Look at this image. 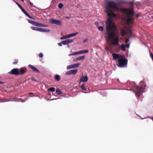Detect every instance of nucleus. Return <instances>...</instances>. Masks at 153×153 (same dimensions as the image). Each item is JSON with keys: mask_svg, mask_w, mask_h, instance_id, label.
I'll return each instance as SVG.
<instances>
[{"mask_svg": "<svg viewBox=\"0 0 153 153\" xmlns=\"http://www.w3.org/2000/svg\"><path fill=\"white\" fill-rule=\"evenodd\" d=\"M106 7L107 15L108 18L106 22V30L107 34L106 37L108 40L111 41L112 45L117 46L119 45L118 36L115 38V33L117 30V27L115 23L112 21L113 17L116 16V14L113 12L112 8L117 10H120L116 3L113 1H109L107 3Z\"/></svg>", "mask_w": 153, "mask_h": 153, "instance_id": "nucleus-1", "label": "nucleus"}, {"mask_svg": "<svg viewBox=\"0 0 153 153\" xmlns=\"http://www.w3.org/2000/svg\"><path fill=\"white\" fill-rule=\"evenodd\" d=\"M112 55L114 60H117L118 63L117 66L119 67H123L127 65L128 60L125 58L123 55L113 53Z\"/></svg>", "mask_w": 153, "mask_h": 153, "instance_id": "nucleus-2", "label": "nucleus"}, {"mask_svg": "<svg viewBox=\"0 0 153 153\" xmlns=\"http://www.w3.org/2000/svg\"><path fill=\"white\" fill-rule=\"evenodd\" d=\"M120 10L124 12L126 16L125 20L126 21L127 24H129L131 22L132 19L131 16L134 14V10H132L128 8H121Z\"/></svg>", "mask_w": 153, "mask_h": 153, "instance_id": "nucleus-3", "label": "nucleus"}, {"mask_svg": "<svg viewBox=\"0 0 153 153\" xmlns=\"http://www.w3.org/2000/svg\"><path fill=\"white\" fill-rule=\"evenodd\" d=\"M140 84L141 86L137 87V92L135 93V95L136 96L139 97L143 93L144 89L142 86H144L145 83L141 81L140 82Z\"/></svg>", "mask_w": 153, "mask_h": 153, "instance_id": "nucleus-4", "label": "nucleus"}, {"mask_svg": "<svg viewBox=\"0 0 153 153\" xmlns=\"http://www.w3.org/2000/svg\"><path fill=\"white\" fill-rule=\"evenodd\" d=\"M27 21L30 23L32 24L33 25L40 27H48V25H44L42 23L32 20L27 19Z\"/></svg>", "mask_w": 153, "mask_h": 153, "instance_id": "nucleus-5", "label": "nucleus"}, {"mask_svg": "<svg viewBox=\"0 0 153 153\" xmlns=\"http://www.w3.org/2000/svg\"><path fill=\"white\" fill-rule=\"evenodd\" d=\"M50 22L51 24H56L58 25L61 26L62 25V22L61 21L53 19H50Z\"/></svg>", "mask_w": 153, "mask_h": 153, "instance_id": "nucleus-6", "label": "nucleus"}, {"mask_svg": "<svg viewBox=\"0 0 153 153\" xmlns=\"http://www.w3.org/2000/svg\"><path fill=\"white\" fill-rule=\"evenodd\" d=\"M50 22L51 24H56L58 25L61 26L62 25V22L61 21L53 19H50Z\"/></svg>", "mask_w": 153, "mask_h": 153, "instance_id": "nucleus-7", "label": "nucleus"}, {"mask_svg": "<svg viewBox=\"0 0 153 153\" xmlns=\"http://www.w3.org/2000/svg\"><path fill=\"white\" fill-rule=\"evenodd\" d=\"M9 74L13 75H19V70L18 68H14L12 69L8 73Z\"/></svg>", "mask_w": 153, "mask_h": 153, "instance_id": "nucleus-8", "label": "nucleus"}, {"mask_svg": "<svg viewBox=\"0 0 153 153\" xmlns=\"http://www.w3.org/2000/svg\"><path fill=\"white\" fill-rule=\"evenodd\" d=\"M80 64V63H77L76 64H75L73 65H68L67 66V69H70L77 68L79 66Z\"/></svg>", "mask_w": 153, "mask_h": 153, "instance_id": "nucleus-9", "label": "nucleus"}, {"mask_svg": "<svg viewBox=\"0 0 153 153\" xmlns=\"http://www.w3.org/2000/svg\"><path fill=\"white\" fill-rule=\"evenodd\" d=\"M27 71L26 68L25 67H22L19 70V75H22L25 73Z\"/></svg>", "mask_w": 153, "mask_h": 153, "instance_id": "nucleus-10", "label": "nucleus"}, {"mask_svg": "<svg viewBox=\"0 0 153 153\" xmlns=\"http://www.w3.org/2000/svg\"><path fill=\"white\" fill-rule=\"evenodd\" d=\"M74 41V40L73 39H69L62 41V43H63V45H66Z\"/></svg>", "mask_w": 153, "mask_h": 153, "instance_id": "nucleus-11", "label": "nucleus"}, {"mask_svg": "<svg viewBox=\"0 0 153 153\" xmlns=\"http://www.w3.org/2000/svg\"><path fill=\"white\" fill-rule=\"evenodd\" d=\"M88 80V77L87 76H82L80 79V81L83 82H86Z\"/></svg>", "mask_w": 153, "mask_h": 153, "instance_id": "nucleus-12", "label": "nucleus"}, {"mask_svg": "<svg viewBox=\"0 0 153 153\" xmlns=\"http://www.w3.org/2000/svg\"><path fill=\"white\" fill-rule=\"evenodd\" d=\"M28 67L31 69L33 71L36 72L38 73H39V71L37 69V68L31 65L30 64L28 65Z\"/></svg>", "mask_w": 153, "mask_h": 153, "instance_id": "nucleus-13", "label": "nucleus"}, {"mask_svg": "<svg viewBox=\"0 0 153 153\" xmlns=\"http://www.w3.org/2000/svg\"><path fill=\"white\" fill-rule=\"evenodd\" d=\"M89 51L88 50H83L81 51H80L76 52L77 55L80 54H83L84 53H88Z\"/></svg>", "mask_w": 153, "mask_h": 153, "instance_id": "nucleus-14", "label": "nucleus"}, {"mask_svg": "<svg viewBox=\"0 0 153 153\" xmlns=\"http://www.w3.org/2000/svg\"><path fill=\"white\" fill-rule=\"evenodd\" d=\"M50 31V29L40 28V32H48Z\"/></svg>", "mask_w": 153, "mask_h": 153, "instance_id": "nucleus-15", "label": "nucleus"}, {"mask_svg": "<svg viewBox=\"0 0 153 153\" xmlns=\"http://www.w3.org/2000/svg\"><path fill=\"white\" fill-rule=\"evenodd\" d=\"M22 11L25 14V15L28 16L30 19H34L31 16L29 15L28 14V13L24 10V9L23 10H22Z\"/></svg>", "mask_w": 153, "mask_h": 153, "instance_id": "nucleus-16", "label": "nucleus"}, {"mask_svg": "<svg viewBox=\"0 0 153 153\" xmlns=\"http://www.w3.org/2000/svg\"><path fill=\"white\" fill-rule=\"evenodd\" d=\"M22 11L25 14V15L28 16L30 19H34L31 16L29 15L28 14V13L24 10V9L23 10H22Z\"/></svg>", "mask_w": 153, "mask_h": 153, "instance_id": "nucleus-17", "label": "nucleus"}, {"mask_svg": "<svg viewBox=\"0 0 153 153\" xmlns=\"http://www.w3.org/2000/svg\"><path fill=\"white\" fill-rule=\"evenodd\" d=\"M31 28L33 30H34L39 31H40V27H33V26H31Z\"/></svg>", "mask_w": 153, "mask_h": 153, "instance_id": "nucleus-18", "label": "nucleus"}, {"mask_svg": "<svg viewBox=\"0 0 153 153\" xmlns=\"http://www.w3.org/2000/svg\"><path fill=\"white\" fill-rule=\"evenodd\" d=\"M121 34L123 36H124L126 35V32L124 29H122L121 30Z\"/></svg>", "mask_w": 153, "mask_h": 153, "instance_id": "nucleus-19", "label": "nucleus"}, {"mask_svg": "<svg viewBox=\"0 0 153 153\" xmlns=\"http://www.w3.org/2000/svg\"><path fill=\"white\" fill-rule=\"evenodd\" d=\"M119 49H121L123 51H125L126 50V46L123 44H122L119 47Z\"/></svg>", "mask_w": 153, "mask_h": 153, "instance_id": "nucleus-20", "label": "nucleus"}, {"mask_svg": "<svg viewBox=\"0 0 153 153\" xmlns=\"http://www.w3.org/2000/svg\"><path fill=\"white\" fill-rule=\"evenodd\" d=\"M54 78L58 81H59L61 79L59 75H56L55 76Z\"/></svg>", "mask_w": 153, "mask_h": 153, "instance_id": "nucleus-21", "label": "nucleus"}, {"mask_svg": "<svg viewBox=\"0 0 153 153\" xmlns=\"http://www.w3.org/2000/svg\"><path fill=\"white\" fill-rule=\"evenodd\" d=\"M69 34H68L65 36H63L62 37L60 38V39H67L68 38H70Z\"/></svg>", "mask_w": 153, "mask_h": 153, "instance_id": "nucleus-22", "label": "nucleus"}, {"mask_svg": "<svg viewBox=\"0 0 153 153\" xmlns=\"http://www.w3.org/2000/svg\"><path fill=\"white\" fill-rule=\"evenodd\" d=\"M85 56H83L79 57H78L76 59L77 60H83L85 59Z\"/></svg>", "mask_w": 153, "mask_h": 153, "instance_id": "nucleus-23", "label": "nucleus"}, {"mask_svg": "<svg viewBox=\"0 0 153 153\" xmlns=\"http://www.w3.org/2000/svg\"><path fill=\"white\" fill-rule=\"evenodd\" d=\"M71 74H76L77 71V69L71 70Z\"/></svg>", "mask_w": 153, "mask_h": 153, "instance_id": "nucleus-24", "label": "nucleus"}, {"mask_svg": "<svg viewBox=\"0 0 153 153\" xmlns=\"http://www.w3.org/2000/svg\"><path fill=\"white\" fill-rule=\"evenodd\" d=\"M56 92L57 94H62V93L61 90L59 88H57L56 89Z\"/></svg>", "mask_w": 153, "mask_h": 153, "instance_id": "nucleus-25", "label": "nucleus"}, {"mask_svg": "<svg viewBox=\"0 0 153 153\" xmlns=\"http://www.w3.org/2000/svg\"><path fill=\"white\" fill-rule=\"evenodd\" d=\"M78 34V33L76 32L75 33H72L70 34H69V35H70L69 36H70V38L71 37L77 35Z\"/></svg>", "mask_w": 153, "mask_h": 153, "instance_id": "nucleus-26", "label": "nucleus"}, {"mask_svg": "<svg viewBox=\"0 0 153 153\" xmlns=\"http://www.w3.org/2000/svg\"><path fill=\"white\" fill-rule=\"evenodd\" d=\"M48 90V91H50L52 92H54L55 91V88L53 87H51L49 88Z\"/></svg>", "mask_w": 153, "mask_h": 153, "instance_id": "nucleus-27", "label": "nucleus"}, {"mask_svg": "<svg viewBox=\"0 0 153 153\" xmlns=\"http://www.w3.org/2000/svg\"><path fill=\"white\" fill-rule=\"evenodd\" d=\"M81 88L82 90L84 91H85L86 90V88L85 85V84H83L81 85Z\"/></svg>", "mask_w": 153, "mask_h": 153, "instance_id": "nucleus-28", "label": "nucleus"}, {"mask_svg": "<svg viewBox=\"0 0 153 153\" xmlns=\"http://www.w3.org/2000/svg\"><path fill=\"white\" fill-rule=\"evenodd\" d=\"M16 4H17V5L19 7V8L21 9L22 11V10H23L24 9L18 3H17V2H16Z\"/></svg>", "mask_w": 153, "mask_h": 153, "instance_id": "nucleus-29", "label": "nucleus"}, {"mask_svg": "<svg viewBox=\"0 0 153 153\" xmlns=\"http://www.w3.org/2000/svg\"><path fill=\"white\" fill-rule=\"evenodd\" d=\"M98 30H99L100 31L102 32L104 30V28L102 26H99L98 27Z\"/></svg>", "mask_w": 153, "mask_h": 153, "instance_id": "nucleus-30", "label": "nucleus"}, {"mask_svg": "<svg viewBox=\"0 0 153 153\" xmlns=\"http://www.w3.org/2000/svg\"><path fill=\"white\" fill-rule=\"evenodd\" d=\"M63 4L62 3H60L58 4V7L59 8H61L63 7Z\"/></svg>", "mask_w": 153, "mask_h": 153, "instance_id": "nucleus-31", "label": "nucleus"}, {"mask_svg": "<svg viewBox=\"0 0 153 153\" xmlns=\"http://www.w3.org/2000/svg\"><path fill=\"white\" fill-rule=\"evenodd\" d=\"M77 55V53L76 52H74L73 53H72L71 54H68V56H73V55Z\"/></svg>", "mask_w": 153, "mask_h": 153, "instance_id": "nucleus-32", "label": "nucleus"}, {"mask_svg": "<svg viewBox=\"0 0 153 153\" xmlns=\"http://www.w3.org/2000/svg\"><path fill=\"white\" fill-rule=\"evenodd\" d=\"M71 74V71H70L68 72H67L65 73V75H69Z\"/></svg>", "mask_w": 153, "mask_h": 153, "instance_id": "nucleus-33", "label": "nucleus"}, {"mask_svg": "<svg viewBox=\"0 0 153 153\" xmlns=\"http://www.w3.org/2000/svg\"><path fill=\"white\" fill-rule=\"evenodd\" d=\"M39 56L40 57L42 58L43 56V55L42 53H41L39 54Z\"/></svg>", "mask_w": 153, "mask_h": 153, "instance_id": "nucleus-34", "label": "nucleus"}, {"mask_svg": "<svg viewBox=\"0 0 153 153\" xmlns=\"http://www.w3.org/2000/svg\"><path fill=\"white\" fill-rule=\"evenodd\" d=\"M31 79L32 80L36 82H38V80L37 79H35L34 77H32L31 78Z\"/></svg>", "mask_w": 153, "mask_h": 153, "instance_id": "nucleus-35", "label": "nucleus"}, {"mask_svg": "<svg viewBox=\"0 0 153 153\" xmlns=\"http://www.w3.org/2000/svg\"><path fill=\"white\" fill-rule=\"evenodd\" d=\"M58 45L59 46H62L63 45V43H62V42L58 43Z\"/></svg>", "mask_w": 153, "mask_h": 153, "instance_id": "nucleus-36", "label": "nucleus"}, {"mask_svg": "<svg viewBox=\"0 0 153 153\" xmlns=\"http://www.w3.org/2000/svg\"><path fill=\"white\" fill-rule=\"evenodd\" d=\"M17 63H18V61H16L14 62L13 63V64L14 65H15V64H17Z\"/></svg>", "mask_w": 153, "mask_h": 153, "instance_id": "nucleus-37", "label": "nucleus"}, {"mask_svg": "<svg viewBox=\"0 0 153 153\" xmlns=\"http://www.w3.org/2000/svg\"><path fill=\"white\" fill-rule=\"evenodd\" d=\"M88 41V39H85V40H84L83 41V42L84 43H85V42H87Z\"/></svg>", "mask_w": 153, "mask_h": 153, "instance_id": "nucleus-38", "label": "nucleus"}, {"mask_svg": "<svg viewBox=\"0 0 153 153\" xmlns=\"http://www.w3.org/2000/svg\"><path fill=\"white\" fill-rule=\"evenodd\" d=\"M125 45L126 46V47L127 48H128L129 47V44H127Z\"/></svg>", "mask_w": 153, "mask_h": 153, "instance_id": "nucleus-39", "label": "nucleus"}, {"mask_svg": "<svg viewBox=\"0 0 153 153\" xmlns=\"http://www.w3.org/2000/svg\"><path fill=\"white\" fill-rule=\"evenodd\" d=\"M140 15L138 14H137L136 15V16L137 18H139L140 17Z\"/></svg>", "mask_w": 153, "mask_h": 153, "instance_id": "nucleus-40", "label": "nucleus"}, {"mask_svg": "<svg viewBox=\"0 0 153 153\" xmlns=\"http://www.w3.org/2000/svg\"><path fill=\"white\" fill-rule=\"evenodd\" d=\"M5 100L4 101V102H7L9 101V100L8 99H4Z\"/></svg>", "mask_w": 153, "mask_h": 153, "instance_id": "nucleus-41", "label": "nucleus"}, {"mask_svg": "<svg viewBox=\"0 0 153 153\" xmlns=\"http://www.w3.org/2000/svg\"><path fill=\"white\" fill-rule=\"evenodd\" d=\"M65 18H66V19H70V17H69V16H66V17H65Z\"/></svg>", "mask_w": 153, "mask_h": 153, "instance_id": "nucleus-42", "label": "nucleus"}, {"mask_svg": "<svg viewBox=\"0 0 153 153\" xmlns=\"http://www.w3.org/2000/svg\"><path fill=\"white\" fill-rule=\"evenodd\" d=\"M30 5H31V6H33V3H32V2H30Z\"/></svg>", "mask_w": 153, "mask_h": 153, "instance_id": "nucleus-43", "label": "nucleus"}, {"mask_svg": "<svg viewBox=\"0 0 153 153\" xmlns=\"http://www.w3.org/2000/svg\"><path fill=\"white\" fill-rule=\"evenodd\" d=\"M4 82L0 81V84H4Z\"/></svg>", "mask_w": 153, "mask_h": 153, "instance_id": "nucleus-44", "label": "nucleus"}, {"mask_svg": "<svg viewBox=\"0 0 153 153\" xmlns=\"http://www.w3.org/2000/svg\"><path fill=\"white\" fill-rule=\"evenodd\" d=\"M20 100H21V101L22 102H24L25 101H23L22 99H20Z\"/></svg>", "mask_w": 153, "mask_h": 153, "instance_id": "nucleus-45", "label": "nucleus"}, {"mask_svg": "<svg viewBox=\"0 0 153 153\" xmlns=\"http://www.w3.org/2000/svg\"><path fill=\"white\" fill-rule=\"evenodd\" d=\"M29 94H33V93H29Z\"/></svg>", "mask_w": 153, "mask_h": 153, "instance_id": "nucleus-46", "label": "nucleus"}, {"mask_svg": "<svg viewBox=\"0 0 153 153\" xmlns=\"http://www.w3.org/2000/svg\"><path fill=\"white\" fill-rule=\"evenodd\" d=\"M68 47L69 48V47H70V46H69V45H68Z\"/></svg>", "mask_w": 153, "mask_h": 153, "instance_id": "nucleus-47", "label": "nucleus"}, {"mask_svg": "<svg viewBox=\"0 0 153 153\" xmlns=\"http://www.w3.org/2000/svg\"><path fill=\"white\" fill-rule=\"evenodd\" d=\"M152 18H153V16H152Z\"/></svg>", "mask_w": 153, "mask_h": 153, "instance_id": "nucleus-48", "label": "nucleus"}]
</instances>
